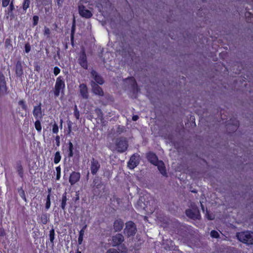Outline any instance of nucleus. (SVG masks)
<instances>
[{"label": "nucleus", "mask_w": 253, "mask_h": 253, "mask_svg": "<svg viewBox=\"0 0 253 253\" xmlns=\"http://www.w3.org/2000/svg\"><path fill=\"white\" fill-rule=\"evenodd\" d=\"M147 157L151 163L157 166L159 170L163 175H167V172L164 163L162 161H158L157 156L154 153L152 152L148 153Z\"/></svg>", "instance_id": "1"}, {"label": "nucleus", "mask_w": 253, "mask_h": 253, "mask_svg": "<svg viewBox=\"0 0 253 253\" xmlns=\"http://www.w3.org/2000/svg\"><path fill=\"white\" fill-rule=\"evenodd\" d=\"M238 239L247 244H253V232L245 231L237 234Z\"/></svg>", "instance_id": "2"}, {"label": "nucleus", "mask_w": 253, "mask_h": 253, "mask_svg": "<svg viewBox=\"0 0 253 253\" xmlns=\"http://www.w3.org/2000/svg\"><path fill=\"white\" fill-rule=\"evenodd\" d=\"M65 87V84L62 77H58L56 80L54 86V94L55 96L58 97L60 93H62Z\"/></svg>", "instance_id": "3"}, {"label": "nucleus", "mask_w": 253, "mask_h": 253, "mask_svg": "<svg viewBox=\"0 0 253 253\" xmlns=\"http://www.w3.org/2000/svg\"><path fill=\"white\" fill-rule=\"evenodd\" d=\"M151 196L148 194H145L142 196H141L138 200L136 207L138 209L145 210L147 208L149 202L146 201L148 200Z\"/></svg>", "instance_id": "4"}, {"label": "nucleus", "mask_w": 253, "mask_h": 253, "mask_svg": "<svg viewBox=\"0 0 253 253\" xmlns=\"http://www.w3.org/2000/svg\"><path fill=\"white\" fill-rule=\"evenodd\" d=\"M136 228L133 222L128 221L126 224V228L124 232L128 237L134 235L136 233Z\"/></svg>", "instance_id": "5"}, {"label": "nucleus", "mask_w": 253, "mask_h": 253, "mask_svg": "<svg viewBox=\"0 0 253 253\" xmlns=\"http://www.w3.org/2000/svg\"><path fill=\"white\" fill-rule=\"evenodd\" d=\"M7 93L5 78L2 73L0 72V98Z\"/></svg>", "instance_id": "6"}, {"label": "nucleus", "mask_w": 253, "mask_h": 253, "mask_svg": "<svg viewBox=\"0 0 253 253\" xmlns=\"http://www.w3.org/2000/svg\"><path fill=\"white\" fill-rule=\"evenodd\" d=\"M116 146L118 151L122 153L127 149L128 145L125 139H120L118 140Z\"/></svg>", "instance_id": "7"}, {"label": "nucleus", "mask_w": 253, "mask_h": 253, "mask_svg": "<svg viewBox=\"0 0 253 253\" xmlns=\"http://www.w3.org/2000/svg\"><path fill=\"white\" fill-rule=\"evenodd\" d=\"M41 103L38 105L34 107L33 111V116L36 119H42L43 117V114L42 111Z\"/></svg>", "instance_id": "8"}, {"label": "nucleus", "mask_w": 253, "mask_h": 253, "mask_svg": "<svg viewBox=\"0 0 253 253\" xmlns=\"http://www.w3.org/2000/svg\"><path fill=\"white\" fill-rule=\"evenodd\" d=\"M100 167L99 163L97 160L92 158L90 161V168L92 174H95Z\"/></svg>", "instance_id": "9"}, {"label": "nucleus", "mask_w": 253, "mask_h": 253, "mask_svg": "<svg viewBox=\"0 0 253 253\" xmlns=\"http://www.w3.org/2000/svg\"><path fill=\"white\" fill-rule=\"evenodd\" d=\"M187 216L192 219H199L200 217L199 211L197 209H189L186 211Z\"/></svg>", "instance_id": "10"}, {"label": "nucleus", "mask_w": 253, "mask_h": 253, "mask_svg": "<svg viewBox=\"0 0 253 253\" xmlns=\"http://www.w3.org/2000/svg\"><path fill=\"white\" fill-rule=\"evenodd\" d=\"M80 173L78 172L74 171L70 175L69 182L71 185H73L80 180Z\"/></svg>", "instance_id": "11"}, {"label": "nucleus", "mask_w": 253, "mask_h": 253, "mask_svg": "<svg viewBox=\"0 0 253 253\" xmlns=\"http://www.w3.org/2000/svg\"><path fill=\"white\" fill-rule=\"evenodd\" d=\"M79 11L80 14L84 17L88 18L91 17L92 15L91 12L89 10L85 9V7L83 5L79 6Z\"/></svg>", "instance_id": "12"}, {"label": "nucleus", "mask_w": 253, "mask_h": 253, "mask_svg": "<svg viewBox=\"0 0 253 253\" xmlns=\"http://www.w3.org/2000/svg\"><path fill=\"white\" fill-rule=\"evenodd\" d=\"M91 85L92 87V91L95 94L101 96L103 95L104 92L101 87L98 86L95 82H91Z\"/></svg>", "instance_id": "13"}, {"label": "nucleus", "mask_w": 253, "mask_h": 253, "mask_svg": "<svg viewBox=\"0 0 253 253\" xmlns=\"http://www.w3.org/2000/svg\"><path fill=\"white\" fill-rule=\"evenodd\" d=\"M79 63L80 65L85 69L87 68V62L86 60V56L84 52H83L80 55L79 58L78 59Z\"/></svg>", "instance_id": "14"}, {"label": "nucleus", "mask_w": 253, "mask_h": 253, "mask_svg": "<svg viewBox=\"0 0 253 253\" xmlns=\"http://www.w3.org/2000/svg\"><path fill=\"white\" fill-rule=\"evenodd\" d=\"M139 163L138 158L135 155H133L131 157L129 162H128L127 166L130 169H133L136 167Z\"/></svg>", "instance_id": "15"}, {"label": "nucleus", "mask_w": 253, "mask_h": 253, "mask_svg": "<svg viewBox=\"0 0 253 253\" xmlns=\"http://www.w3.org/2000/svg\"><path fill=\"white\" fill-rule=\"evenodd\" d=\"M112 241L113 246H118L124 241V236L121 234H117L113 237Z\"/></svg>", "instance_id": "16"}, {"label": "nucleus", "mask_w": 253, "mask_h": 253, "mask_svg": "<svg viewBox=\"0 0 253 253\" xmlns=\"http://www.w3.org/2000/svg\"><path fill=\"white\" fill-rule=\"evenodd\" d=\"M79 88L80 93L83 98L87 99L88 97V89L86 85L84 84H81L79 86Z\"/></svg>", "instance_id": "17"}, {"label": "nucleus", "mask_w": 253, "mask_h": 253, "mask_svg": "<svg viewBox=\"0 0 253 253\" xmlns=\"http://www.w3.org/2000/svg\"><path fill=\"white\" fill-rule=\"evenodd\" d=\"M91 75L92 78L96 83L101 85L103 84L104 81L102 78L99 76L96 71L92 70L91 72Z\"/></svg>", "instance_id": "18"}, {"label": "nucleus", "mask_w": 253, "mask_h": 253, "mask_svg": "<svg viewBox=\"0 0 253 253\" xmlns=\"http://www.w3.org/2000/svg\"><path fill=\"white\" fill-rule=\"evenodd\" d=\"M124 227V222L121 219H117L114 223V229L115 231H121Z\"/></svg>", "instance_id": "19"}, {"label": "nucleus", "mask_w": 253, "mask_h": 253, "mask_svg": "<svg viewBox=\"0 0 253 253\" xmlns=\"http://www.w3.org/2000/svg\"><path fill=\"white\" fill-rule=\"evenodd\" d=\"M23 73L22 66L20 61H18L16 64V74L17 76L20 77Z\"/></svg>", "instance_id": "20"}, {"label": "nucleus", "mask_w": 253, "mask_h": 253, "mask_svg": "<svg viewBox=\"0 0 253 253\" xmlns=\"http://www.w3.org/2000/svg\"><path fill=\"white\" fill-rule=\"evenodd\" d=\"M67 201V193L66 192H65L62 196V200H61V208L62 210H65L66 206V202Z\"/></svg>", "instance_id": "21"}, {"label": "nucleus", "mask_w": 253, "mask_h": 253, "mask_svg": "<svg viewBox=\"0 0 253 253\" xmlns=\"http://www.w3.org/2000/svg\"><path fill=\"white\" fill-rule=\"evenodd\" d=\"M16 169L18 172L19 175L21 177H23V168L22 166L20 164H17L16 166Z\"/></svg>", "instance_id": "22"}, {"label": "nucleus", "mask_w": 253, "mask_h": 253, "mask_svg": "<svg viewBox=\"0 0 253 253\" xmlns=\"http://www.w3.org/2000/svg\"><path fill=\"white\" fill-rule=\"evenodd\" d=\"M36 120H37L35 123V128L38 132H41V131L42 130V126H41V122H40L41 119H36Z\"/></svg>", "instance_id": "23"}, {"label": "nucleus", "mask_w": 253, "mask_h": 253, "mask_svg": "<svg viewBox=\"0 0 253 253\" xmlns=\"http://www.w3.org/2000/svg\"><path fill=\"white\" fill-rule=\"evenodd\" d=\"M61 156L59 152H56L54 158V162L55 164H58L61 160Z\"/></svg>", "instance_id": "24"}, {"label": "nucleus", "mask_w": 253, "mask_h": 253, "mask_svg": "<svg viewBox=\"0 0 253 253\" xmlns=\"http://www.w3.org/2000/svg\"><path fill=\"white\" fill-rule=\"evenodd\" d=\"M55 232L54 229H52L49 231V239L51 243H53L54 240Z\"/></svg>", "instance_id": "25"}, {"label": "nucleus", "mask_w": 253, "mask_h": 253, "mask_svg": "<svg viewBox=\"0 0 253 253\" xmlns=\"http://www.w3.org/2000/svg\"><path fill=\"white\" fill-rule=\"evenodd\" d=\"M18 104L21 106L22 108L26 111L27 110V106L25 104V101L23 100H21L18 102Z\"/></svg>", "instance_id": "26"}, {"label": "nucleus", "mask_w": 253, "mask_h": 253, "mask_svg": "<svg viewBox=\"0 0 253 253\" xmlns=\"http://www.w3.org/2000/svg\"><path fill=\"white\" fill-rule=\"evenodd\" d=\"M50 207V194H48L46 198V202L45 204V208L48 210Z\"/></svg>", "instance_id": "27"}, {"label": "nucleus", "mask_w": 253, "mask_h": 253, "mask_svg": "<svg viewBox=\"0 0 253 253\" xmlns=\"http://www.w3.org/2000/svg\"><path fill=\"white\" fill-rule=\"evenodd\" d=\"M30 3V0H24L23 8L24 10H26V9L29 7Z\"/></svg>", "instance_id": "28"}, {"label": "nucleus", "mask_w": 253, "mask_h": 253, "mask_svg": "<svg viewBox=\"0 0 253 253\" xmlns=\"http://www.w3.org/2000/svg\"><path fill=\"white\" fill-rule=\"evenodd\" d=\"M132 83V86L134 88V89H136V91L138 90L137 84H136L135 81L133 78H130L128 79Z\"/></svg>", "instance_id": "29"}, {"label": "nucleus", "mask_w": 253, "mask_h": 253, "mask_svg": "<svg viewBox=\"0 0 253 253\" xmlns=\"http://www.w3.org/2000/svg\"><path fill=\"white\" fill-rule=\"evenodd\" d=\"M69 146V157H71L73 156V145L71 142H70Z\"/></svg>", "instance_id": "30"}, {"label": "nucleus", "mask_w": 253, "mask_h": 253, "mask_svg": "<svg viewBox=\"0 0 253 253\" xmlns=\"http://www.w3.org/2000/svg\"><path fill=\"white\" fill-rule=\"evenodd\" d=\"M56 179L59 180L60 178V175H61V168L58 166L56 168Z\"/></svg>", "instance_id": "31"}, {"label": "nucleus", "mask_w": 253, "mask_h": 253, "mask_svg": "<svg viewBox=\"0 0 253 253\" xmlns=\"http://www.w3.org/2000/svg\"><path fill=\"white\" fill-rule=\"evenodd\" d=\"M74 115L77 120H79L80 119V112L78 110L76 105L75 107Z\"/></svg>", "instance_id": "32"}, {"label": "nucleus", "mask_w": 253, "mask_h": 253, "mask_svg": "<svg viewBox=\"0 0 253 253\" xmlns=\"http://www.w3.org/2000/svg\"><path fill=\"white\" fill-rule=\"evenodd\" d=\"M14 9V4L13 1L10 3L9 7H8L9 13L11 15L12 14V11Z\"/></svg>", "instance_id": "33"}, {"label": "nucleus", "mask_w": 253, "mask_h": 253, "mask_svg": "<svg viewBox=\"0 0 253 253\" xmlns=\"http://www.w3.org/2000/svg\"><path fill=\"white\" fill-rule=\"evenodd\" d=\"M95 112L97 115L98 117L102 118L103 115L101 110L99 108H96L95 109Z\"/></svg>", "instance_id": "34"}, {"label": "nucleus", "mask_w": 253, "mask_h": 253, "mask_svg": "<svg viewBox=\"0 0 253 253\" xmlns=\"http://www.w3.org/2000/svg\"><path fill=\"white\" fill-rule=\"evenodd\" d=\"M211 236L213 238H217L219 236V234L218 232L215 231V230H212L211 232Z\"/></svg>", "instance_id": "35"}, {"label": "nucleus", "mask_w": 253, "mask_h": 253, "mask_svg": "<svg viewBox=\"0 0 253 253\" xmlns=\"http://www.w3.org/2000/svg\"><path fill=\"white\" fill-rule=\"evenodd\" d=\"M19 193L21 198H23L26 201V198L25 197L24 191L22 189H21L20 190H19Z\"/></svg>", "instance_id": "36"}, {"label": "nucleus", "mask_w": 253, "mask_h": 253, "mask_svg": "<svg viewBox=\"0 0 253 253\" xmlns=\"http://www.w3.org/2000/svg\"><path fill=\"white\" fill-rule=\"evenodd\" d=\"M52 132L54 133H57L58 132V126L56 124H54L53 126Z\"/></svg>", "instance_id": "37"}, {"label": "nucleus", "mask_w": 253, "mask_h": 253, "mask_svg": "<svg viewBox=\"0 0 253 253\" xmlns=\"http://www.w3.org/2000/svg\"><path fill=\"white\" fill-rule=\"evenodd\" d=\"M10 0H2V5L3 7H6L10 3Z\"/></svg>", "instance_id": "38"}, {"label": "nucleus", "mask_w": 253, "mask_h": 253, "mask_svg": "<svg viewBox=\"0 0 253 253\" xmlns=\"http://www.w3.org/2000/svg\"><path fill=\"white\" fill-rule=\"evenodd\" d=\"M86 227H87L86 225H85L83 227V228L80 231L79 236H81L84 237V231H85V229H86Z\"/></svg>", "instance_id": "39"}, {"label": "nucleus", "mask_w": 253, "mask_h": 253, "mask_svg": "<svg viewBox=\"0 0 253 253\" xmlns=\"http://www.w3.org/2000/svg\"><path fill=\"white\" fill-rule=\"evenodd\" d=\"M50 34V31L47 27H45L44 29V35L48 36Z\"/></svg>", "instance_id": "40"}, {"label": "nucleus", "mask_w": 253, "mask_h": 253, "mask_svg": "<svg viewBox=\"0 0 253 253\" xmlns=\"http://www.w3.org/2000/svg\"><path fill=\"white\" fill-rule=\"evenodd\" d=\"M60 69L58 67H55L54 68V74L55 76H57L58 74L60 73Z\"/></svg>", "instance_id": "41"}, {"label": "nucleus", "mask_w": 253, "mask_h": 253, "mask_svg": "<svg viewBox=\"0 0 253 253\" xmlns=\"http://www.w3.org/2000/svg\"><path fill=\"white\" fill-rule=\"evenodd\" d=\"M33 21H34L33 25L34 26H36L38 24V22L39 21V17L38 16L35 15V16H33Z\"/></svg>", "instance_id": "42"}, {"label": "nucleus", "mask_w": 253, "mask_h": 253, "mask_svg": "<svg viewBox=\"0 0 253 253\" xmlns=\"http://www.w3.org/2000/svg\"><path fill=\"white\" fill-rule=\"evenodd\" d=\"M106 253H119V252L115 249H110Z\"/></svg>", "instance_id": "43"}, {"label": "nucleus", "mask_w": 253, "mask_h": 253, "mask_svg": "<svg viewBox=\"0 0 253 253\" xmlns=\"http://www.w3.org/2000/svg\"><path fill=\"white\" fill-rule=\"evenodd\" d=\"M42 222L43 224H45L47 222L46 216L44 215L42 216Z\"/></svg>", "instance_id": "44"}, {"label": "nucleus", "mask_w": 253, "mask_h": 253, "mask_svg": "<svg viewBox=\"0 0 253 253\" xmlns=\"http://www.w3.org/2000/svg\"><path fill=\"white\" fill-rule=\"evenodd\" d=\"M25 52L28 53L31 49V47L29 44H26L25 46Z\"/></svg>", "instance_id": "45"}, {"label": "nucleus", "mask_w": 253, "mask_h": 253, "mask_svg": "<svg viewBox=\"0 0 253 253\" xmlns=\"http://www.w3.org/2000/svg\"><path fill=\"white\" fill-rule=\"evenodd\" d=\"M64 0H56L57 4L59 7H61Z\"/></svg>", "instance_id": "46"}, {"label": "nucleus", "mask_w": 253, "mask_h": 253, "mask_svg": "<svg viewBox=\"0 0 253 253\" xmlns=\"http://www.w3.org/2000/svg\"><path fill=\"white\" fill-rule=\"evenodd\" d=\"M55 141L57 146L60 145V137L58 135H57L55 137Z\"/></svg>", "instance_id": "47"}, {"label": "nucleus", "mask_w": 253, "mask_h": 253, "mask_svg": "<svg viewBox=\"0 0 253 253\" xmlns=\"http://www.w3.org/2000/svg\"><path fill=\"white\" fill-rule=\"evenodd\" d=\"M83 236H79L78 238V243L79 245H81L82 244L83 241Z\"/></svg>", "instance_id": "48"}, {"label": "nucleus", "mask_w": 253, "mask_h": 253, "mask_svg": "<svg viewBox=\"0 0 253 253\" xmlns=\"http://www.w3.org/2000/svg\"><path fill=\"white\" fill-rule=\"evenodd\" d=\"M138 116H137V115H134L133 116L132 118V119L133 121H137L138 119Z\"/></svg>", "instance_id": "49"}, {"label": "nucleus", "mask_w": 253, "mask_h": 253, "mask_svg": "<svg viewBox=\"0 0 253 253\" xmlns=\"http://www.w3.org/2000/svg\"><path fill=\"white\" fill-rule=\"evenodd\" d=\"M207 218L210 220H212L213 219V216L212 215H210L209 214H207Z\"/></svg>", "instance_id": "50"}, {"label": "nucleus", "mask_w": 253, "mask_h": 253, "mask_svg": "<svg viewBox=\"0 0 253 253\" xmlns=\"http://www.w3.org/2000/svg\"><path fill=\"white\" fill-rule=\"evenodd\" d=\"M73 29H72V35H71V40H73V38H74V37H73Z\"/></svg>", "instance_id": "51"}, {"label": "nucleus", "mask_w": 253, "mask_h": 253, "mask_svg": "<svg viewBox=\"0 0 253 253\" xmlns=\"http://www.w3.org/2000/svg\"><path fill=\"white\" fill-rule=\"evenodd\" d=\"M68 128H69V133H70L71 131V125H69L68 126Z\"/></svg>", "instance_id": "52"}, {"label": "nucleus", "mask_w": 253, "mask_h": 253, "mask_svg": "<svg viewBox=\"0 0 253 253\" xmlns=\"http://www.w3.org/2000/svg\"><path fill=\"white\" fill-rule=\"evenodd\" d=\"M51 191V188H48V194L50 195Z\"/></svg>", "instance_id": "53"}, {"label": "nucleus", "mask_w": 253, "mask_h": 253, "mask_svg": "<svg viewBox=\"0 0 253 253\" xmlns=\"http://www.w3.org/2000/svg\"><path fill=\"white\" fill-rule=\"evenodd\" d=\"M100 187V185L99 184L96 185V188H99Z\"/></svg>", "instance_id": "54"}, {"label": "nucleus", "mask_w": 253, "mask_h": 253, "mask_svg": "<svg viewBox=\"0 0 253 253\" xmlns=\"http://www.w3.org/2000/svg\"><path fill=\"white\" fill-rule=\"evenodd\" d=\"M92 118V115H90L89 116V119H91Z\"/></svg>", "instance_id": "55"}, {"label": "nucleus", "mask_w": 253, "mask_h": 253, "mask_svg": "<svg viewBox=\"0 0 253 253\" xmlns=\"http://www.w3.org/2000/svg\"><path fill=\"white\" fill-rule=\"evenodd\" d=\"M77 253H81V252L78 251Z\"/></svg>", "instance_id": "56"}, {"label": "nucleus", "mask_w": 253, "mask_h": 253, "mask_svg": "<svg viewBox=\"0 0 253 253\" xmlns=\"http://www.w3.org/2000/svg\"><path fill=\"white\" fill-rule=\"evenodd\" d=\"M93 182L95 183V184H96V182H95V181H93Z\"/></svg>", "instance_id": "57"}, {"label": "nucleus", "mask_w": 253, "mask_h": 253, "mask_svg": "<svg viewBox=\"0 0 253 253\" xmlns=\"http://www.w3.org/2000/svg\"><path fill=\"white\" fill-rule=\"evenodd\" d=\"M126 251V248H125V251Z\"/></svg>", "instance_id": "58"}]
</instances>
